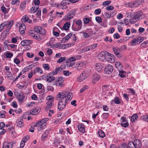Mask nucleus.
Masks as SVG:
<instances>
[{"instance_id":"1","label":"nucleus","mask_w":148,"mask_h":148,"mask_svg":"<svg viewBox=\"0 0 148 148\" xmlns=\"http://www.w3.org/2000/svg\"><path fill=\"white\" fill-rule=\"evenodd\" d=\"M34 29V30L29 31V33L30 35L38 40H40L42 39L41 37L38 33L42 35L45 34L46 32L45 29L40 26H35Z\"/></svg>"},{"instance_id":"2","label":"nucleus","mask_w":148,"mask_h":148,"mask_svg":"<svg viewBox=\"0 0 148 148\" xmlns=\"http://www.w3.org/2000/svg\"><path fill=\"white\" fill-rule=\"evenodd\" d=\"M57 97L61 99L59 101L58 106V109L61 110L65 107L66 103V99L64 98L60 95V93H58L57 95Z\"/></svg>"},{"instance_id":"3","label":"nucleus","mask_w":148,"mask_h":148,"mask_svg":"<svg viewBox=\"0 0 148 148\" xmlns=\"http://www.w3.org/2000/svg\"><path fill=\"white\" fill-rule=\"evenodd\" d=\"M142 145L141 142L138 139H136L134 142L130 141L129 143L128 148H141Z\"/></svg>"},{"instance_id":"4","label":"nucleus","mask_w":148,"mask_h":148,"mask_svg":"<svg viewBox=\"0 0 148 148\" xmlns=\"http://www.w3.org/2000/svg\"><path fill=\"white\" fill-rule=\"evenodd\" d=\"M13 22L14 21H12L9 22H4L5 23V24H6V25H5V26H6L7 29L2 33L1 36H2L4 38L6 37L7 34H8V33L9 32L12 26L13 25Z\"/></svg>"},{"instance_id":"5","label":"nucleus","mask_w":148,"mask_h":148,"mask_svg":"<svg viewBox=\"0 0 148 148\" xmlns=\"http://www.w3.org/2000/svg\"><path fill=\"white\" fill-rule=\"evenodd\" d=\"M75 25L73 24L72 26V29L75 31H78L82 28V22L81 20H78L75 22Z\"/></svg>"},{"instance_id":"6","label":"nucleus","mask_w":148,"mask_h":148,"mask_svg":"<svg viewBox=\"0 0 148 148\" xmlns=\"http://www.w3.org/2000/svg\"><path fill=\"white\" fill-rule=\"evenodd\" d=\"M90 74L88 71H83L78 77L77 79L79 82L82 81L88 77Z\"/></svg>"},{"instance_id":"7","label":"nucleus","mask_w":148,"mask_h":148,"mask_svg":"<svg viewBox=\"0 0 148 148\" xmlns=\"http://www.w3.org/2000/svg\"><path fill=\"white\" fill-rule=\"evenodd\" d=\"M58 93H60V95L65 98L66 101L68 100H71L72 98V94H71L69 92H59Z\"/></svg>"},{"instance_id":"8","label":"nucleus","mask_w":148,"mask_h":148,"mask_svg":"<svg viewBox=\"0 0 148 148\" xmlns=\"http://www.w3.org/2000/svg\"><path fill=\"white\" fill-rule=\"evenodd\" d=\"M106 61H107L110 63L113 62L115 61L114 56L111 53L106 52Z\"/></svg>"},{"instance_id":"9","label":"nucleus","mask_w":148,"mask_h":148,"mask_svg":"<svg viewBox=\"0 0 148 148\" xmlns=\"http://www.w3.org/2000/svg\"><path fill=\"white\" fill-rule=\"evenodd\" d=\"M106 51H103L99 53L97 57L99 60L102 62L106 61Z\"/></svg>"},{"instance_id":"10","label":"nucleus","mask_w":148,"mask_h":148,"mask_svg":"<svg viewBox=\"0 0 148 148\" xmlns=\"http://www.w3.org/2000/svg\"><path fill=\"white\" fill-rule=\"evenodd\" d=\"M64 80L63 78L61 77H59L57 80V79H56L55 84L56 86L62 87L64 85V84L63 83Z\"/></svg>"},{"instance_id":"11","label":"nucleus","mask_w":148,"mask_h":148,"mask_svg":"<svg viewBox=\"0 0 148 148\" xmlns=\"http://www.w3.org/2000/svg\"><path fill=\"white\" fill-rule=\"evenodd\" d=\"M42 78H43L45 77L47 78V81L49 82H51L55 79V78L52 75L49 74V73L42 76Z\"/></svg>"},{"instance_id":"12","label":"nucleus","mask_w":148,"mask_h":148,"mask_svg":"<svg viewBox=\"0 0 148 148\" xmlns=\"http://www.w3.org/2000/svg\"><path fill=\"white\" fill-rule=\"evenodd\" d=\"M114 69L113 67L111 65H108L104 69V72L106 74H111L113 71Z\"/></svg>"},{"instance_id":"13","label":"nucleus","mask_w":148,"mask_h":148,"mask_svg":"<svg viewBox=\"0 0 148 148\" xmlns=\"http://www.w3.org/2000/svg\"><path fill=\"white\" fill-rule=\"evenodd\" d=\"M140 3L139 0H136L134 1L130 2L129 3V6L130 8H136L140 5Z\"/></svg>"},{"instance_id":"14","label":"nucleus","mask_w":148,"mask_h":148,"mask_svg":"<svg viewBox=\"0 0 148 148\" xmlns=\"http://www.w3.org/2000/svg\"><path fill=\"white\" fill-rule=\"evenodd\" d=\"M40 122L41 123L40 125L38 127V131H41L44 128V127L46 125V122H45V119H43L40 121Z\"/></svg>"},{"instance_id":"15","label":"nucleus","mask_w":148,"mask_h":148,"mask_svg":"<svg viewBox=\"0 0 148 148\" xmlns=\"http://www.w3.org/2000/svg\"><path fill=\"white\" fill-rule=\"evenodd\" d=\"M100 79V76L97 73L94 74L92 77V82L93 84L95 83Z\"/></svg>"},{"instance_id":"16","label":"nucleus","mask_w":148,"mask_h":148,"mask_svg":"<svg viewBox=\"0 0 148 148\" xmlns=\"http://www.w3.org/2000/svg\"><path fill=\"white\" fill-rule=\"evenodd\" d=\"M21 21L23 23L28 22L29 23H31L32 22V20L29 19L28 16L26 15L23 17Z\"/></svg>"},{"instance_id":"17","label":"nucleus","mask_w":148,"mask_h":148,"mask_svg":"<svg viewBox=\"0 0 148 148\" xmlns=\"http://www.w3.org/2000/svg\"><path fill=\"white\" fill-rule=\"evenodd\" d=\"M40 110V108L39 107H37L35 109L31 110L30 111V113L32 115H36L39 112Z\"/></svg>"},{"instance_id":"18","label":"nucleus","mask_w":148,"mask_h":148,"mask_svg":"<svg viewBox=\"0 0 148 148\" xmlns=\"http://www.w3.org/2000/svg\"><path fill=\"white\" fill-rule=\"evenodd\" d=\"M113 50L115 54L119 57H121V55L120 53L121 52L119 48L114 47L113 48Z\"/></svg>"},{"instance_id":"19","label":"nucleus","mask_w":148,"mask_h":148,"mask_svg":"<svg viewBox=\"0 0 148 148\" xmlns=\"http://www.w3.org/2000/svg\"><path fill=\"white\" fill-rule=\"evenodd\" d=\"M25 29L26 27L25 24L22 23L21 24L19 27V31L20 33L21 34L24 33Z\"/></svg>"},{"instance_id":"20","label":"nucleus","mask_w":148,"mask_h":148,"mask_svg":"<svg viewBox=\"0 0 148 148\" xmlns=\"http://www.w3.org/2000/svg\"><path fill=\"white\" fill-rule=\"evenodd\" d=\"M143 14V12L142 11H138L135 13L134 18L135 20H137L138 18H140L142 16Z\"/></svg>"},{"instance_id":"21","label":"nucleus","mask_w":148,"mask_h":148,"mask_svg":"<svg viewBox=\"0 0 148 148\" xmlns=\"http://www.w3.org/2000/svg\"><path fill=\"white\" fill-rule=\"evenodd\" d=\"M78 130L82 133H84L85 132V129L84 125L82 123H79L78 125Z\"/></svg>"},{"instance_id":"22","label":"nucleus","mask_w":148,"mask_h":148,"mask_svg":"<svg viewBox=\"0 0 148 148\" xmlns=\"http://www.w3.org/2000/svg\"><path fill=\"white\" fill-rule=\"evenodd\" d=\"M32 42V41L30 40H24L21 42L22 46H24L30 44Z\"/></svg>"},{"instance_id":"23","label":"nucleus","mask_w":148,"mask_h":148,"mask_svg":"<svg viewBox=\"0 0 148 148\" xmlns=\"http://www.w3.org/2000/svg\"><path fill=\"white\" fill-rule=\"evenodd\" d=\"M118 71L119 72V75L121 78H123L125 77L126 73L123 71L122 69H120Z\"/></svg>"},{"instance_id":"24","label":"nucleus","mask_w":148,"mask_h":148,"mask_svg":"<svg viewBox=\"0 0 148 148\" xmlns=\"http://www.w3.org/2000/svg\"><path fill=\"white\" fill-rule=\"evenodd\" d=\"M80 58V56L79 55L75 56L74 57H72L70 58H69L67 61L70 62H73L74 61L76 60H77L79 59Z\"/></svg>"},{"instance_id":"25","label":"nucleus","mask_w":148,"mask_h":148,"mask_svg":"<svg viewBox=\"0 0 148 148\" xmlns=\"http://www.w3.org/2000/svg\"><path fill=\"white\" fill-rule=\"evenodd\" d=\"M95 68L99 72L102 70L103 66L100 63H98L96 64Z\"/></svg>"},{"instance_id":"26","label":"nucleus","mask_w":148,"mask_h":148,"mask_svg":"<svg viewBox=\"0 0 148 148\" xmlns=\"http://www.w3.org/2000/svg\"><path fill=\"white\" fill-rule=\"evenodd\" d=\"M49 130H46L45 132L42 134V140H44L47 138L48 135Z\"/></svg>"},{"instance_id":"27","label":"nucleus","mask_w":148,"mask_h":148,"mask_svg":"<svg viewBox=\"0 0 148 148\" xmlns=\"http://www.w3.org/2000/svg\"><path fill=\"white\" fill-rule=\"evenodd\" d=\"M18 101L21 102H22L23 100L25 98L24 94L22 92L21 93L19 94V95L17 97Z\"/></svg>"},{"instance_id":"28","label":"nucleus","mask_w":148,"mask_h":148,"mask_svg":"<svg viewBox=\"0 0 148 148\" xmlns=\"http://www.w3.org/2000/svg\"><path fill=\"white\" fill-rule=\"evenodd\" d=\"M37 73H39L40 74H42L43 73V71L40 68L36 67L34 69V73L35 74Z\"/></svg>"},{"instance_id":"29","label":"nucleus","mask_w":148,"mask_h":148,"mask_svg":"<svg viewBox=\"0 0 148 148\" xmlns=\"http://www.w3.org/2000/svg\"><path fill=\"white\" fill-rule=\"evenodd\" d=\"M73 18V17L68 13L65 15V16L64 17L63 20L66 21H68Z\"/></svg>"},{"instance_id":"30","label":"nucleus","mask_w":148,"mask_h":148,"mask_svg":"<svg viewBox=\"0 0 148 148\" xmlns=\"http://www.w3.org/2000/svg\"><path fill=\"white\" fill-rule=\"evenodd\" d=\"M47 105L45 108V109L46 110L51 108L53 105V102L51 101H48L47 103Z\"/></svg>"},{"instance_id":"31","label":"nucleus","mask_w":148,"mask_h":148,"mask_svg":"<svg viewBox=\"0 0 148 148\" xmlns=\"http://www.w3.org/2000/svg\"><path fill=\"white\" fill-rule=\"evenodd\" d=\"M115 65L116 68L118 70H119L120 69H122L123 66L119 62H115Z\"/></svg>"},{"instance_id":"32","label":"nucleus","mask_w":148,"mask_h":148,"mask_svg":"<svg viewBox=\"0 0 148 148\" xmlns=\"http://www.w3.org/2000/svg\"><path fill=\"white\" fill-rule=\"evenodd\" d=\"M136 40V44H138L142 42L144 40L143 37L139 36L136 38H135Z\"/></svg>"},{"instance_id":"33","label":"nucleus","mask_w":148,"mask_h":148,"mask_svg":"<svg viewBox=\"0 0 148 148\" xmlns=\"http://www.w3.org/2000/svg\"><path fill=\"white\" fill-rule=\"evenodd\" d=\"M54 47L60 49H62V48H64L63 47L62 45L59 43H57L53 44L52 45V46H51V48H53Z\"/></svg>"},{"instance_id":"34","label":"nucleus","mask_w":148,"mask_h":148,"mask_svg":"<svg viewBox=\"0 0 148 148\" xmlns=\"http://www.w3.org/2000/svg\"><path fill=\"white\" fill-rule=\"evenodd\" d=\"M70 25V23L69 22H67L64 24L63 28L65 30H68L69 29Z\"/></svg>"},{"instance_id":"35","label":"nucleus","mask_w":148,"mask_h":148,"mask_svg":"<svg viewBox=\"0 0 148 148\" xmlns=\"http://www.w3.org/2000/svg\"><path fill=\"white\" fill-rule=\"evenodd\" d=\"M138 118V115L136 114H134L131 117V120L132 122H134L136 121Z\"/></svg>"},{"instance_id":"36","label":"nucleus","mask_w":148,"mask_h":148,"mask_svg":"<svg viewBox=\"0 0 148 148\" xmlns=\"http://www.w3.org/2000/svg\"><path fill=\"white\" fill-rule=\"evenodd\" d=\"M55 40V39L53 38H51L49 42L47 43V45L48 46H50L51 47V46H52L51 45L53 44Z\"/></svg>"},{"instance_id":"37","label":"nucleus","mask_w":148,"mask_h":148,"mask_svg":"<svg viewBox=\"0 0 148 148\" xmlns=\"http://www.w3.org/2000/svg\"><path fill=\"white\" fill-rule=\"evenodd\" d=\"M38 7H33L30 10V13H35L38 9Z\"/></svg>"},{"instance_id":"38","label":"nucleus","mask_w":148,"mask_h":148,"mask_svg":"<svg viewBox=\"0 0 148 148\" xmlns=\"http://www.w3.org/2000/svg\"><path fill=\"white\" fill-rule=\"evenodd\" d=\"M114 102L115 104H119L121 103V100L118 97H116L114 99Z\"/></svg>"},{"instance_id":"39","label":"nucleus","mask_w":148,"mask_h":148,"mask_svg":"<svg viewBox=\"0 0 148 148\" xmlns=\"http://www.w3.org/2000/svg\"><path fill=\"white\" fill-rule=\"evenodd\" d=\"M17 126L19 127H21L24 126V124L21 120L20 121L17 122Z\"/></svg>"},{"instance_id":"40","label":"nucleus","mask_w":148,"mask_h":148,"mask_svg":"<svg viewBox=\"0 0 148 148\" xmlns=\"http://www.w3.org/2000/svg\"><path fill=\"white\" fill-rule=\"evenodd\" d=\"M99 135L100 137L103 138L105 136L104 132L101 130H100L98 132Z\"/></svg>"},{"instance_id":"41","label":"nucleus","mask_w":148,"mask_h":148,"mask_svg":"<svg viewBox=\"0 0 148 148\" xmlns=\"http://www.w3.org/2000/svg\"><path fill=\"white\" fill-rule=\"evenodd\" d=\"M88 86L85 85L80 89L79 92L80 93H82L84 92L86 90L88 89Z\"/></svg>"},{"instance_id":"42","label":"nucleus","mask_w":148,"mask_h":148,"mask_svg":"<svg viewBox=\"0 0 148 148\" xmlns=\"http://www.w3.org/2000/svg\"><path fill=\"white\" fill-rule=\"evenodd\" d=\"M66 59V58L65 57H61L59 58V59H58L57 62L58 63H61L63 61L65 60Z\"/></svg>"},{"instance_id":"43","label":"nucleus","mask_w":148,"mask_h":148,"mask_svg":"<svg viewBox=\"0 0 148 148\" xmlns=\"http://www.w3.org/2000/svg\"><path fill=\"white\" fill-rule=\"evenodd\" d=\"M66 65L67 67H70L73 65L75 63L73 62L67 61L66 62Z\"/></svg>"},{"instance_id":"44","label":"nucleus","mask_w":148,"mask_h":148,"mask_svg":"<svg viewBox=\"0 0 148 148\" xmlns=\"http://www.w3.org/2000/svg\"><path fill=\"white\" fill-rule=\"evenodd\" d=\"M109 115V114L108 113H104L102 114L101 116L103 119H107Z\"/></svg>"},{"instance_id":"45","label":"nucleus","mask_w":148,"mask_h":148,"mask_svg":"<svg viewBox=\"0 0 148 148\" xmlns=\"http://www.w3.org/2000/svg\"><path fill=\"white\" fill-rule=\"evenodd\" d=\"M76 9H74L72 10L69 12V14L71 15L72 17H73L76 14Z\"/></svg>"},{"instance_id":"46","label":"nucleus","mask_w":148,"mask_h":148,"mask_svg":"<svg viewBox=\"0 0 148 148\" xmlns=\"http://www.w3.org/2000/svg\"><path fill=\"white\" fill-rule=\"evenodd\" d=\"M26 3L25 1H23L22 3L20 5V7L22 10L24 9L26 7Z\"/></svg>"},{"instance_id":"47","label":"nucleus","mask_w":148,"mask_h":148,"mask_svg":"<svg viewBox=\"0 0 148 148\" xmlns=\"http://www.w3.org/2000/svg\"><path fill=\"white\" fill-rule=\"evenodd\" d=\"M7 76L9 78V79L11 80H13V78L12 77V74L10 72V71H8L7 72Z\"/></svg>"},{"instance_id":"48","label":"nucleus","mask_w":148,"mask_h":148,"mask_svg":"<svg viewBox=\"0 0 148 148\" xmlns=\"http://www.w3.org/2000/svg\"><path fill=\"white\" fill-rule=\"evenodd\" d=\"M43 66L44 69L47 70H48L49 69V65L47 64H43Z\"/></svg>"},{"instance_id":"49","label":"nucleus","mask_w":148,"mask_h":148,"mask_svg":"<svg viewBox=\"0 0 148 148\" xmlns=\"http://www.w3.org/2000/svg\"><path fill=\"white\" fill-rule=\"evenodd\" d=\"M117 148H128V146L127 147L126 144L123 143L119 146Z\"/></svg>"},{"instance_id":"50","label":"nucleus","mask_w":148,"mask_h":148,"mask_svg":"<svg viewBox=\"0 0 148 148\" xmlns=\"http://www.w3.org/2000/svg\"><path fill=\"white\" fill-rule=\"evenodd\" d=\"M1 10L3 13H7L8 12L6 8L4 6H2L1 7Z\"/></svg>"},{"instance_id":"51","label":"nucleus","mask_w":148,"mask_h":148,"mask_svg":"<svg viewBox=\"0 0 148 148\" xmlns=\"http://www.w3.org/2000/svg\"><path fill=\"white\" fill-rule=\"evenodd\" d=\"M5 23H1L0 25V32H1L3 29L4 27L5 26L6 24H5Z\"/></svg>"},{"instance_id":"52","label":"nucleus","mask_w":148,"mask_h":148,"mask_svg":"<svg viewBox=\"0 0 148 148\" xmlns=\"http://www.w3.org/2000/svg\"><path fill=\"white\" fill-rule=\"evenodd\" d=\"M19 2V0H12L11 2V4L12 5H14L15 4L18 5Z\"/></svg>"},{"instance_id":"53","label":"nucleus","mask_w":148,"mask_h":148,"mask_svg":"<svg viewBox=\"0 0 148 148\" xmlns=\"http://www.w3.org/2000/svg\"><path fill=\"white\" fill-rule=\"evenodd\" d=\"M29 136L28 135L24 136L22 139V141L24 143H25L29 139Z\"/></svg>"},{"instance_id":"54","label":"nucleus","mask_w":148,"mask_h":148,"mask_svg":"<svg viewBox=\"0 0 148 148\" xmlns=\"http://www.w3.org/2000/svg\"><path fill=\"white\" fill-rule=\"evenodd\" d=\"M58 29V28L57 27H54L53 30V35L56 36V37H58L59 36V34L58 32H57L56 31H54V29Z\"/></svg>"},{"instance_id":"55","label":"nucleus","mask_w":148,"mask_h":148,"mask_svg":"<svg viewBox=\"0 0 148 148\" xmlns=\"http://www.w3.org/2000/svg\"><path fill=\"white\" fill-rule=\"evenodd\" d=\"M105 16L107 18H110L111 16V13L108 12H106L105 13Z\"/></svg>"},{"instance_id":"56","label":"nucleus","mask_w":148,"mask_h":148,"mask_svg":"<svg viewBox=\"0 0 148 148\" xmlns=\"http://www.w3.org/2000/svg\"><path fill=\"white\" fill-rule=\"evenodd\" d=\"M111 2V1H107L103 2L102 3V5L103 6L108 5H109Z\"/></svg>"},{"instance_id":"57","label":"nucleus","mask_w":148,"mask_h":148,"mask_svg":"<svg viewBox=\"0 0 148 148\" xmlns=\"http://www.w3.org/2000/svg\"><path fill=\"white\" fill-rule=\"evenodd\" d=\"M95 20L98 23H100L102 21V19L99 16H97L95 17Z\"/></svg>"},{"instance_id":"58","label":"nucleus","mask_w":148,"mask_h":148,"mask_svg":"<svg viewBox=\"0 0 148 148\" xmlns=\"http://www.w3.org/2000/svg\"><path fill=\"white\" fill-rule=\"evenodd\" d=\"M13 56V54L10 52L7 53L5 55L6 57L8 58H11Z\"/></svg>"},{"instance_id":"59","label":"nucleus","mask_w":148,"mask_h":148,"mask_svg":"<svg viewBox=\"0 0 148 148\" xmlns=\"http://www.w3.org/2000/svg\"><path fill=\"white\" fill-rule=\"evenodd\" d=\"M6 130L3 128H0V135H2L5 133Z\"/></svg>"},{"instance_id":"60","label":"nucleus","mask_w":148,"mask_h":148,"mask_svg":"<svg viewBox=\"0 0 148 148\" xmlns=\"http://www.w3.org/2000/svg\"><path fill=\"white\" fill-rule=\"evenodd\" d=\"M11 143H8L6 145H5V147H3V148H12V146Z\"/></svg>"},{"instance_id":"61","label":"nucleus","mask_w":148,"mask_h":148,"mask_svg":"<svg viewBox=\"0 0 148 148\" xmlns=\"http://www.w3.org/2000/svg\"><path fill=\"white\" fill-rule=\"evenodd\" d=\"M36 15L37 17L38 18H39L41 15V11L40 10H38L36 11Z\"/></svg>"},{"instance_id":"62","label":"nucleus","mask_w":148,"mask_h":148,"mask_svg":"<svg viewBox=\"0 0 148 148\" xmlns=\"http://www.w3.org/2000/svg\"><path fill=\"white\" fill-rule=\"evenodd\" d=\"M128 122L122 123H121V125L122 126L125 127H128L129 125Z\"/></svg>"},{"instance_id":"63","label":"nucleus","mask_w":148,"mask_h":148,"mask_svg":"<svg viewBox=\"0 0 148 148\" xmlns=\"http://www.w3.org/2000/svg\"><path fill=\"white\" fill-rule=\"evenodd\" d=\"M101 12V10L100 8H98L95 10V13L96 15H98L100 14Z\"/></svg>"},{"instance_id":"64","label":"nucleus","mask_w":148,"mask_h":148,"mask_svg":"<svg viewBox=\"0 0 148 148\" xmlns=\"http://www.w3.org/2000/svg\"><path fill=\"white\" fill-rule=\"evenodd\" d=\"M130 43L132 46H135L136 45V43L135 38L133 39L131 41Z\"/></svg>"}]
</instances>
